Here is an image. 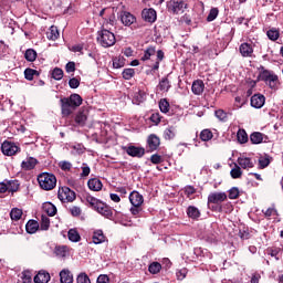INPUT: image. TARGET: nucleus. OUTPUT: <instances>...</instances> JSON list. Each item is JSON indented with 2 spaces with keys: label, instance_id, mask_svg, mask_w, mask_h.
<instances>
[{
  "label": "nucleus",
  "instance_id": "45",
  "mask_svg": "<svg viewBox=\"0 0 283 283\" xmlns=\"http://www.w3.org/2000/svg\"><path fill=\"white\" fill-rule=\"evenodd\" d=\"M214 116L216 118H218V120H221V123H227L228 120L227 112H224L223 109L216 111Z\"/></svg>",
  "mask_w": 283,
  "mask_h": 283
},
{
  "label": "nucleus",
  "instance_id": "58",
  "mask_svg": "<svg viewBox=\"0 0 283 283\" xmlns=\"http://www.w3.org/2000/svg\"><path fill=\"white\" fill-rule=\"evenodd\" d=\"M130 213H132V216H135L136 218H138V216H140V213H143V208H140V206H133L130 208Z\"/></svg>",
  "mask_w": 283,
  "mask_h": 283
},
{
  "label": "nucleus",
  "instance_id": "11",
  "mask_svg": "<svg viewBox=\"0 0 283 283\" xmlns=\"http://www.w3.org/2000/svg\"><path fill=\"white\" fill-rule=\"evenodd\" d=\"M119 19H120L123 25H126L127 28H129V25H134V23H136V17H134V14H132L127 11H122L119 13Z\"/></svg>",
  "mask_w": 283,
  "mask_h": 283
},
{
  "label": "nucleus",
  "instance_id": "52",
  "mask_svg": "<svg viewBox=\"0 0 283 283\" xmlns=\"http://www.w3.org/2000/svg\"><path fill=\"white\" fill-rule=\"evenodd\" d=\"M219 12L220 11L218 10V8H212L207 17V21H216V19H218Z\"/></svg>",
  "mask_w": 283,
  "mask_h": 283
},
{
  "label": "nucleus",
  "instance_id": "16",
  "mask_svg": "<svg viewBox=\"0 0 283 283\" xmlns=\"http://www.w3.org/2000/svg\"><path fill=\"white\" fill-rule=\"evenodd\" d=\"M50 279H51L50 273L45 270H41L34 276L33 282L34 283H48V282H50Z\"/></svg>",
  "mask_w": 283,
  "mask_h": 283
},
{
  "label": "nucleus",
  "instance_id": "8",
  "mask_svg": "<svg viewBox=\"0 0 283 283\" xmlns=\"http://www.w3.org/2000/svg\"><path fill=\"white\" fill-rule=\"evenodd\" d=\"M1 150H2V154H4V156H14V154L19 151V147L13 143L4 142L1 145Z\"/></svg>",
  "mask_w": 283,
  "mask_h": 283
},
{
  "label": "nucleus",
  "instance_id": "59",
  "mask_svg": "<svg viewBox=\"0 0 283 283\" xmlns=\"http://www.w3.org/2000/svg\"><path fill=\"white\" fill-rule=\"evenodd\" d=\"M70 211L74 218H78V216H81L82 213L81 207H76V206H73L72 208H70Z\"/></svg>",
  "mask_w": 283,
  "mask_h": 283
},
{
  "label": "nucleus",
  "instance_id": "33",
  "mask_svg": "<svg viewBox=\"0 0 283 283\" xmlns=\"http://www.w3.org/2000/svg\"><path fill=\"white\" fill-rule=\"evenodd\" d=\"M75 123L80 127H85V123H87V115L85 113H77L75 116Z\"/></svg>",
  "mask_w": 283,
  "mask_h": 283
},
{
  "label": "nucleus",
  "instance_id": "57",
  "mask_svg": "<svg viewBox=\"0 0 283 283\" xmlns=\"http://www.w3.org/2000/svg\"><path fill=\"white\" fill-rule=\"evenodd\" d=\"M239 196H240V190L238 188H231L229 190L228 197L230 198V200H235L237 198H239Z\"/></svg>",
  "mask_w": 283,
  "mask_h": 283
},
{
  "label": "nucleus",
  "instance_id": "41",
  "mask_svg": "<svg viewBox=\"0 0 283 283\" xmlns=\"http://www.w3.org/2000/svg\"><path fill=\"white\" fill-rule=\"evenodd\" d=\"M160 269H163V265L158 262H153L150 263V265L148 266V271L149 273H151L153 275H156L157 273H160Z\"/></svg>",
  "mask_w": 283,
  "mask_h": 283
},
{
  "label": "nucleus",
  "instance_id": "55",
  "mask_svg": "<svg viewBox=\"0 0 283 283\" xmlns=\"http://www.w3.org/2000/svg\"><path fill=\"white\" fill-rule=\"evenodd\" d=\"M113 67H115V70H120V67H125V60L120 57H115L113 60Z\"/></svg>",
  "mask_w": 283,
  "mask_h": 283
},
{
  "label": "nucleus",
  "instance_id": "2",
  "mask_svg": "<svg viewBox=\"0 0 283 283\" xmlns=\"http://www.w3.org/2000/svg\"><path fill=\"white\" fill-rule=\"evenodd\" d=\"M259 78L260 81H263V83H265V85H268L270 90L276 91L280 88V77L273 71H270V70L261 71L259 74Z\"/></svg>",
  "mask_w": 283,
  "mask_h": 283
},
{
  "label": "nucleus",
  "instance_id": "46",
  "mask_svg": "<svg viewBox=\"0 0 283 283\" xmlns=\"http://www.w3.org/2000/svg\"><path fill=\"white\" fill-rule=\"evenodd\" d=\"M35 74H39V72H36V70L34 69L24 70V77L27 78V81H34Z\"/></svg>",
  "mask_w": 283,
  "mask_h": 283
},
{
  "label": "nucleus",
  "instance_id": "35",
  "mask_svg": "<svg viewBox=\"0 0 283 283\" xmlns=\"http://www.w3.org/2000/svg\"><path fill=\"white\" fill-rule=\"evenodd\" d=\"M19 180H11L7 182V191L14 193L15 191H19Z\"/></svg>",
  "mask_w": 283,
  "mask_h": 283
},
{
  "label": "nucleus",
  "instance_id": "39",
  "mask_svg": "<svg viewBox=\"0 0 283 283\" xmlns=\"http://www.w3.org/2000/svg\"><path fill=\"white\" fill-rule=\"evenodd\" d=\"M59 36H60L59 29L55 25H52L50 28V32L48 33V39H50V41H56Z\"/></svg>",
  "mask_w": 283,
  "mask_h": 283
},
{
  "label": "nucleus",
  "instance_id": "26",
  "mask_svg": "<svg viewBox=\"0 0 283 283\" xmlns=\"http://www.w3.org/2000/svg\"><path fill=\"white\" fill-rule=\"evenodd\" d=\"M39 222L36 220H29L25 229H27V233H36V231H39Z\"/></svg>",
  "mask_w": 283,
  "mask_h": 283
},
{
  "label": "nucleus",
  "instance_id": "7",
  "mask_svg": "<svg viewBox=\"0 0 283 283\" xmlns=\"http://www.w3.org/2000/svg\"><path fill=\"white\" fill-rule=\"evenodd\" d=\"M250 103L251 107H254V109H262V107H264V104L266 103V97L258 93L251 97Z\"/></svg>",
  "mask_w": 283,
  "mask_h": 283
},
{
  "label": "nucleus",
  "instance_id": "28",
  "mask_svg": "<svg viewBox=\"0 0 283 283\" xmlns=\"http://www.w3.org/2000/svg\"><path fill=\"white\" fill-rule=\"evenodd\" d=\"M266 36L270 41H277L280 39V29L277 28H271L270 30L266 31Z\"/></svg>",
  "mask_w": 283,
  "mask_h": 283
},
{
  "label": "nucleus",
  "instance_id": "53",
  "mask_svg": "<svg viewBox=\"0 0 283 283\" xmlns=\"http://www.w3.org/2000/svg\"><path fill=\"white\" fill-rule=\"evenodd\" d=\"M76 281L77 283H92V281L90 280V276L85 272L80 273L77 275Z\"/></svg>",
  "mask_w": 283,
  "mask_h": 283
},
{
  "label": "nucleus",
  "instance_id": "63",
  "mask_svg": "<svg viewBox=\"0 0 283 283\" xmlns=\"http://www.w3.org/2000/svg\"><path fill=\"white\" fill-rule=\"evenodd\" d=\"M65 70L67 72V74H71V72H76V64L74 62H69L65 65Z\"/></svg>",
  "mask_w": 283,
  "mask_h": 283
},
{
  "label": "nucleus",
  "instance_id": "19",
  "mask_svg": "<svg viewBox=\"0 0 283 283\" xmlns=\"http://www.w3.org/2000/svg\"><path fill=\"white\" fill-rule=\"evenodd\" d=\"M147 144L150 151H156L160 147V138L156 135H150L147 139Z\"/></svg>",
  "mask_w": 283,
  "mask_h": 283
},
{
  "label": "nucleus",
  "instance_id": "10",
  "mask_svg": "<svg viewBox=\"0 0 283 283\" xmlns=\"http://www.w3.org/2000/svg\"><path fill=\"white\" fill-rule=\"evenodd\" d=\"M227 200V195L224 192H211L208 196L209 205H220V202H224Z\"/></svg>",
  "mask_w": 283,
  "mask_h": 283
},
{
  "label": "nucleus",
  "instance_id": "42",
  "mask_svg": "<svg viewBox=\"0 0 283 283\" xmlns=\"http://www.w3.org/2000/svg\"><path fill=\"white\" fill-rule=\"evenodd\" d=\"M211 138H213V133H211L209 129H203V130L200 133V139H201L203 143H208V140H211Z\"/></svg>",
  "mask_w": 283,
  "mask_h": 283
},
{
  "label": "nucleus",
  "instance_id": "56",
  "mask_svg": "<svg viewBox=\"0 0 283 283\" xmlns=\"http://www.w3.org/2000/svg\"><path fill=\"white\" fill-rule=\"evenodd\" d=\"M59 167L62 171H70V169H72V163L63 160L59 163Z\"/></svg>",
  "mask_w": 283,
  "mask_h": 283
},
{
  "label": "nucleus",
  "instance_id": "29",
  "mask_svg": "<svg viewBox=\"0 0 283 283\" xmlns=\"http://www.w3.org/2000/svg\"><path fill=\"white\" fill-rule=\"evenodd\" d=\"M67 237L71 242H81V234L77 229H70Z\"/></svg>",
  "mask_w": 283,
  "mask_h": 283
},
{
  "label": "nucleus",
  "instance_id": "32",
  "mask_svg": "<svg viewBox=\"0 0 283 283\" xmlns=\"http://www.w3.org/2000/svg\"><path fill=\"white\" fill-rule=\"evenodd\" d=\"M43 211H45L49 216H56V206L52 202L43 203Z\"/></svg>",
  "mask_w": 283,
  "mask_h": 283
},
{
  "label": "nucleus",
  "instance_id": "23",
  "mask_svg": "<svg viewBox=\"0 0 283 283\" xmlns=\"http://www.w3.org/2000/svg\"><path fill=\"white\" fill-rule=\"evenodd\" d=\"M238 165H240L242 169H253V167L255 166L253 164V160H251V158L249 157H239Z\"/></svg>",
  "mask_w": 283,
  "mask_h": 283
},
{
  "label": "nucleus",
  "instance_id": "49",
  "mask_svg": "<svg viewBox=\"0 0 283 283\" xmlns=\"http://www.w3.org/2000/svg\"><path fill=\"white\" fill-rule=\"evenodd\" d=\"M187 273H189V271L186 268L179 269L176 271V277L177 280H179L180 282H182V280H185V277H187Z\"/></svg>",
  "mask_w": 283,
  "mask_h": 283
},
{
  "label": "nucleus",
  "instance_id": "48",
  "mask_svg": "<svg viewBox=\"0 0 283 283\" xmlns=\"http://www.w3.org/2000/svg\"><path fill=\"white\" fill-rule=\"evenodd\" d=\"M144 101H145V92L139 91L134 94L133 103H136L137 105H139V103H143Z\"/></svg>",
  "mask_w": 283,
  "mask_h": 283
},
{
  "label": "nucleus",
  "instance_id": "14",
  "mask_svg": "<svg viewBox=\"0 0 283 283\" xmlns=\"http://www.w3.org/2000/svg\"><path fill=\"white\" fill-rule=\"evenodd\" d=\"M95 211H97V213H99L104 218H112V216H114L112 208H109L107 205L103 203V201H101V203H98L97 208H95Z\"/></svg>",
  "mask_w": 283,
  "mask_h": 283
},
{
  "label": "nucleus",
  "instance_id": "62",
  "mask_svg": "<svg viewBox=\"0 0 283 283\" xmlns=\"http://www.w3.org/2000/svg\"><path fill=\"white\" fill-rule=\"evenodd\" d=\"M65 253H66V248L65 247H57V248H55V254L59 258H65Z\"/></svg>",
  "mask_w": 283,
  "mask_h": 283
},
{
  "label": "nucleus",
  "instance_id": "18",
  "mask_svg": "<svg viewBox=\"0 0 283 283\" xmlns=\"http://www.w3.org/2000/svg\"><path fill=\"white\" fill-rule=\"evenodd\" d=\"M36 163L39 161L34 157H29L21 163V167L24 171H32L36 167Z\"/></svg>",
  "mask_w": 283,
  "mask_h": 283
},
{
  "label": "nucleus",
  "instance_id": "21",
  "mask_svg": "<svg viewBox=\"0 0 283 283\" xmlns=\"http://www.w3.org/2000/svg\"><path fill=\"white\" fill-rule=\"evenodd\" d=\"M60 282L61 283H73L74 282V275L70 270H62L60 272Z\"/></svg>",
  "mask_w": 283,
  "mask_h": 283
},
{
  "label": "nucleus",
  "instance_id": "47",
  "mask_svg": "<svg viewBox=\"0 0 283 283\" xmlns=\"http://www.w3.org/2000/svg\"><path fill=\"white\" fill-rule=\"evenodd\" d=\"M86 202L93 207L95 210L98 208V205H101V200L92 197V196H86Z\"/></svg>",
  "mask_w": 283,
  "mask_h": 283
},
{
  "label": "nucleus",
  "instance_id": "6",
  "mask_svg": "<svg viewBox=\"0 0 283 283\" xmlns=\"http://www.w3.org/2000/svg\"><path fill=\"white\" fill-rule=\"evenodd\" d=\"M57 198L62 202H74V200H76V193L70 188H63L62 190H59Z\"/></svg>",
  "mask_w": 283,
  "mask_h": 283
},
{
  "label": "nucleus",
  "instance_id": "64",
  "mask_svg": "<svg viewBox=\"0 0 283 283\" xmlns=\"http://www.w3.org/2000/svg\"><path fill=\"white\" fill-rule=\"evenodd\" d=\"M96 283H109V276H107L106 274H101L97 277Z\"/></svg>",
  "mask_w": 283,
  "mask_h": 283
},
{
  "label": "nucleus",
  "instance_id": "9",
  "mask_svg": "<svg viewBox=\"0 0 283 283\" xmlns=\"http://www.w3.org/2000/svg\"><path fill=\"white\" fill-rule=\"evenodd\" d=\"M250 142L252 145H261V143H270V139L266 135L260 132H254L250 135Z\"/></svg>",
  "mask_w": 283,
  "mask_h": 283
},
{
  "label": "nucleus",
  "instance_id": "37",
  "mask_svg": "<svg viewBox=\"0 0 283 283\" xmlns=\"http://www.w3.org/2000/svg\"><path fill=\"white\" fill-rule=\"evenodd\" d=\"M23 216V210L19 208H13L10 212L11 220H14L15 222L21 220V217Z\"/></svg>",
  "mask_w": 283,
  "mask_h": 283
},
{
  "label": "nucleus",
  "instance_id": "27",
  "mask_svg": "<svg viewBox=\"0 0 283 283\" xmlns=\"http://www.w3.org/2000/svg\"><path fill=\"white\" fill-rule=\"evenodd\" d=\"M187 216L188 218H191L192 220H198L200 218V210L196 208L195 206H189L187 208Z\"/></svg>",
  "mask_w": 283,
  "mask_h": 283
},
{
  "label": "nucleus",
  "instance_id": "36",
  "mask_svg": "<svg viewBox=\"0 0 283 283\" xmlns=\"http://www.w3.org/2000/svg\"><path fill=\"white\" fill-rule=\"evenodd\" d=\"M238 140L241 145H244V143H249V135H247V130L239 129L237 133Z\"/></svg>",
  "mask_w": 283,
  "mask_h": 283
},
{
  "label": "nucleus",
  "instance_id": "13",
  "mask_svg": "<svg viewBox=\"0 0 283 283\" xmlns=\"http://www.w3.org/2000/svg\"><path fill=\"white\" fill-rule=\"evenodd\" d=\"M126 154L132 156L133 158H143L145 156V148L136 147V146H128L126 148Z\"/></svg>",
  "mask_w": 283,
  "mask_h": 283
},
{
  "label": "nucleus",
  "instance_id": "50",
  "mask_svg": "<svg viewBox=\"0 0 283 283\" xmlns=\"http://www.w3.org/2000/svg\"><path fill=\"white\" fill-rule=\"evenodd\" d=\"M52 78H54V81H61V78H63V70L60 67H55L52 71Z\"/></svg>",
  "mask_w": 283,
  "mask_h": 283
},
{
  "label": "nucleus",
  "instance_id": "17",
  "mask_svg": "<svg viewBox=\"0 0 283 283\" xmlns=\"http://www.w3.org/2000/svg\"><path fill=\"white\" fill-rule=\"evenodd\" d=\"M239 51H240L241 56H243L245 59L253 55V46L247 42L242 43L239 46Z\"/></svg>",
  "mask_w": 283,
  "mask_h": 283
},
{
  "label": "nucleus",
  "instance_id": "31",
  "mask_svg": "<svg viewBox=\"0 0 283 283\" xmlns=\"http://www.w3.org/2000/svg\"><path fill=\"white\" fill-rule=\"evenodd\" d=\"M18 283H32V272L30 271H23L20 274V277L18 280Z\"/></svg>",
  "mask_w": 283,
  "mask_h": 283
},
{
  "label": "nucleus",
  "instance_id": "44",
  "mask_svg": "<svg viewBox=\"0 0 283 283\" xmlns=\"http://www.w3.org/2000/svg\"><path fill=\"white\" fill-rule=\"evenodd\" d=\"M230 176L231 178H234V179L242 178V168L235 165L234 168L231 169Z\"/></svg>",
  "mask_w": 283,
  "mask_h": 283
},
{
  "label": "nucleus",
  "instance_id": "12",
  "mask_svg": "<svg viewBox=\"0 0 283 283\" xmlns=\"http://www.w3.org/2000/svg\"><path fill=\"white\" fill-rule=\"evenodd\" d=\"M129 202L133 207H142L145 202V198L143 197V195H140V192L134 190L129 195Z\"/></svg>",
  "mask_w": 283,
  "mask_h": 283
},
{
  "label": "nucleus",
  "instance_id": "5",
  "mask_svg": "<svg viewBox=\"0 0 283 283\" xmlns=\"http://www.w3.org/2000/svg\"><path fill=\"white\" fill-rule=\"evenodd\" d=\"M167 8L170 12H174V14H180V12H185L187 4H185L182 0H170L167 3Z\"/></svg>",
  "mask_w": 283,
  "mask_h": 283
},
{
  "label": "nucleus",
  "instance_id": "61",
  "mask_svg": "<svg viewBox=\"0 0 283 283\" xmlns=\"http://www.w3.org/2000/svg\"><path fill=\"white\" fill-rule=\"evenodd\" d=\"M259 165H260L261 169H265V167L268 165H271V161L269 160V157H261L259 159Z\"/></svg>",
  "mask_w": 283,
  "mask_h": 283
},
{
  "label": "nucleus",
  "instance_id": "43",
  "mask_svg": "<svg viewBox=\"0 0 283 283\" xmlns=\"http://www.w3.org/2000/svg\"><path fill=\"white\" fill-rule=\"evenodd\" d=\"M136 74V71L134 69H125L122 73L123 78H125V81H130V78H134Z\"/></svg>",
  "mask_w": 283,
  "mask_h": 283
},
{
  "label": "nucleus",
  "instance_id": "54",
  "mask_svg": "<svg viewBox=\"0 0 283 283\" xmlns=\"http://www.w3.org/2000/svg\"><path fill=\"white\" fill-rule=\"evenodd\" d=\"M159 109L163 114H167V112H169V102L167 99H160Z\"/></svg>",
  "mask_w": 283,
  "mask_h": 283
},
{
  "label": "nucleus",
  "instance_id": "24",
  "mask_svg": "<svg viewBox=\"0 0 283 283\" xmlns=\"http://www.w3.org/2000/svg\"><path fill=\"white\" fill-rule=\"evenodd\" d=\"M192 92L197 95L200 96V94H202V92H205V82H202V80H197L192 83V87H191Z\"/></svg>",
  "mask_w": 283,
  "mask_h": 283
},
{
  "label": "nucleus",
  "instance_id": "51",
  "mask_svg": "<svg viewBox=\"0 0 283 283\" xmlns=\"http://www.w3.org/2000/svg\"><path fill=\"white\" fill-rule=\"evenodd\" d=\"M219 211L223 213H231V211H233V205H231V202L223 203L219 207Z\"/></svg>",
  "mask_w": 283,
  "mask_h": 283
},
{
  "label": "nucleus",
  "instance_id": "40",
  "mask_svg": "<svg viewBox=\"0 0 283 283\" xmlns=\"http://www.w3.org/2000/svg\"><path fill=\"white\" fill-rule=\"evenodd\" d=\"M24 59H27L30 63L36 61V51H34V49H28L24 53Z\"/></svg>",
  "mask_w": 283,
  "mask_h": 283
},
{
  "label": "nucleus",
  "instance_id": "4",
  "mask_svg": "<svg viewBox=\"0 0 283 283\" xmlns=\"http://www.w3.org/2000/svg\"><path fill=\"white\" fill-rule=\"evenodd\" d=\"M97 41L102 48H112L116 44V35L107 29L98 32Z\"/></svg>",
  "mask_w": 283,
  "mask_h": 283
},
{
  "label": "nucleus",
  "instance_id": "34",
  "mask_svg": "<svg viewBox=\"0 0 283 283\" xmlns=\"http://www.w3.org/2000/svg\"><path fill=\"white\" fill-rule=\"evenodd\" d=\"M40 229L41 231H48V229H50V218L48 214L41 216Z\"/></svg>",
  "mask_w": 283,
  "mask_h": 283
},
{
  "label": "nucleus",
  "instance_id": "15",
  "mask_svg": "<svg viewBox=\"0 0 283 283\" xmlns=\"http://www.w3.org/2000/svg\"><path fill=\"white\" fill-rule=\"evenodd\" d=\"M142 17L148 23H155L157 19L156 10L154 9H144L142 12Z\"/></svg>",
  "mask_w": 283,
  "mask_h": 283
},
{
  "label": "nucleus",
  "instance_id": "60",
  "mask_svg": "<svg viewBox=\"0 0 283 283\" xmlns=\"http://www.w3.org/2000/svg\"><path fill=\"white\" fill-rule=\"evenodd\" d=\"M69 85H70L71 90H76L78 87V85H81V82L78 81V78L73 77L69 81Z\"/></svg>",
  "mask_w": 283,
  "mask_h": 283
},
{
  "label": "nucleus",
  "instance_id": "30",
  "mask_svg": "<svg viewBox=\"0 0 283 283\" xmlns=\"http://www.w3.org/2000/svg\"><path fill=\"white\" fill-rule=\"evenodd\" d=\"M158 88L160 92H169L171 88V83L169 82V78L163 77L161 81H159Z\"/></svg>",
  "mask_w": 283,
  "mask_h": 283
},
{
  "label": "nucleus",
  "instance_id": "20",
  "mask_svg": "<svg viewBox=\"0 0 283 283\" xmlns=\"http://www.w3.org/2000/svg\"><path fill=\"white\" fill-rule=\"evenodd\" d=\"M93 244H103L107 240V237L103 233V230H95L93 232Z\"/></svg>",
  "mask_w": 283,
  "mask_h": 283
},
{
  "label": "nucleus",
  "instance_id": "22",
  "mask_svg": "<svg viewBox=\"0 0 283 283\" xmlns=\"http://www.w3.org/2000/svg\"><path fill=\"white\" fill-rule=\"evenodd\" d=\"M87 185L91 191H101V189H103V181H101L98 178L90 179Z\"/></svg>",
  "mask_w": 283,
  "mask_h": 283
},
{
  "label": "nucleus",
  "instance_id": "1",
  "mask_svg": "<svg viewBox=\"0 0 283 283\" xmlns=\"http://www.w3.org/2000/svg\"><path fill=\"white\" fill-rule=\"evenodd\" d=\"M81 105H83V97L78 94H72L70 98H62V114L64 116H70V114H72V109H76V107H81Z\"/></svg>",
  "mask_w": 283,
  "mask_h": 283
},
{
  "label": "nucleus",
  "instance_id": "38",
  "mask_svg": "<svg viewBox=\"0 0 283 283\" xmlns=\"http://www.w3.org/2000/svg\"><path fill=\"white\" fill-rule=\"evenodd\" d=\"M151 56H156V49L153 46L145 50L142 61H149Z\"/></svg>",
  "mask_w": 283,
  "mask_h": 283
},
{
  "label": "nucleus",
  "instance_id": "25",
  "mask_svg": "<svg viewBox=\"0 0 283 283\" xmlns=\"http://www.w3.org/2000/svg\"><path fill=\"white\" fill-rule=\"evenodd\" d=\"M178 130L176 129V126H169L164 130V138L165 140H174L176 138V134Z\"/></svg>",
  "mask_w": 283,
  "mask_h": 283
},
{
  "label": "nucleus",
  "instance_id": "3",
  "mask_svg": "<svg viewBox=\"0 0 283 283\" xmlns=\"http://www.w3.org/2000/svg\"><path fill=\"white\" fill-rule=\"evenodd\" d=\"M38 182L44 191H52L56 187V177L53 174L42 172L38 176Z\"/></svg>",
  "mask_w": 283,
  "mask_h": 283
}]
</instances>
